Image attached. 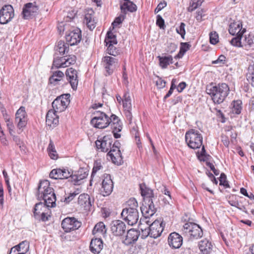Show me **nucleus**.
<instances>
[{"instance_id":"obj_1","label":"nucleus","mask_w":254,"mask_h":254,"mask_svg":"<svg viewBox=\"0 0 254 254\" xmlns=\"http://www.w3.org/2000/svg\"><path fill=\"white\" fill-rule=\"evenodd\" d=\"M36 195L39 200H44L35 205L33 213L35 218H39L41 212L46 211L47 208L56 206V197L54 189L50 187L49 181L45 180L39 183Z\"/></svg>"},{"instance_id":"obj_2","label":"nucleus","mask_w":254,"mask_h":254,"mask_svg":"<svg viewBox=\"0 0 254 254\" xmlns=\"http://www.w3.org/2000/svg\"><path fill=\"white\" fill-rule=\"evenodd\" d=\"M206 92L215 104H220L223 102L229 94L230 88L226 83H221L207 87Z\"/></svg>"},{"instance_id":"obj_3","label":"nucleus","mask_w":254,"mask_h":254,"mask_svg":"<svg viewBox=\"0 0 254 254\" xmlns=\"http://www.w3.org/2000/svg\"><path fill=\"white\" fill-rule=\"evenodd\" d=\"M185 139L188 145L193 149L200 148L202 144V134L194 129H190L186 132Z\"/></svg>"},{"instance_id":"obj_4","label":"nucleus","mask_w":254,"mask_h":254,"mask_svg":"<svg viewBox=\"0 0 254 254\" xmlns=\"http://www.w3.org/2000/svg\"><path fill=\"white\" fill-rule=\"evenodd\" d=\"M231 44L236 47H244L246 49L250 48H254V33H251L248 36L243 37L238 35V37L233 38L231 41Z\"/></svg>"},{"instance_id":"obj_5","label":"nucleus","mask_w":254,"mask_h":254,"mask_svg":"<svg viewBox=\"0 0 254 254\" xmlns=\"http://www.w3.org/2000/svg\"><path fill=\"white\" fill-rule=\"evenodd\" d=\"M94 117L91 120V125L96 128H104L109 126L108 116L104 112L99 111H95Z\"/></svg>"},{"instance_id":"obj_6","label":"nucleus","mask_w":254,"mask_h":254,"mask_svg":"<svg viewBox=\"0 0 254 254\" xmlns=\"http://www.w3.org/2000/svg\"><path fill=\"white\" fill-rule=\"evenodd\" d=\"M145 222L149 226L148 229L145 230V231H147L146 236H149L153 238H157L161 236L164 227L163 222L156 220L151 224H149L148 220H146Z\"/></svg>"},{"instance_id":"obj_7","label":"nucleus","mask_w":254,"mask_h":254,"mask_svg":"<svg viewBox=\"0 0 254 254\" xmlns=\"http://www.w3.org/2000/svg\"><path fill=\"white\" fill-rule=\"evenodd\" d=\"M184 231L190 236V239H197L203 236L201 228L197 224L187 222L184 225Z\"/></svg>"},{"instance_id":"obj_8","label":"nucleus","mask_w":254,"mask_h":254,"mask_svg":"<svg viewBox=\"0 0 254 254\" xmlns=\"http://www.w3.org/2000/svg\"><path fill=\"white\" fill-rule=\"evenodd\" d=\"M121 216L122 218L127 222L129 225H133L137 223L139 219L138 210L134 209H123Z\"/></svg>"},{"instance_id":"obj_9","label":"nucleus","mask_w":254,"mask_h":254,"mask_svg":"<svg viewBox=\"0 0 254 254\" xmlns=\"http://www.w3.org/2000/svg\"><path fill=\"white\" fill-rule=\"evenodd\" d=\"M81 223L74 217H66L62 222V227L64 231L68 233L80 227Z\"/></svg>"},{"instance_id":"obj_10","label":"nucleus","mask_w":254,"mask_h":254,"mask_svg":"<svg viewBox=\"0 0 254 254\" xmlns=\"http://www.w3.org/2000/svg\"><path fill=\"white\" fill-rule=\"evenodd\" d=\"M101 193L104 196H108L113 191L114 185L111 177L109 174H105L103 176Z\"/></svg>"},{"instance_id":"obj_11","label":"nucleus","mask_w":254,"mask_h":254,"mask_svg":"<svg viewBox=\"0 0 254 254\" xmlns=\"http://www.w3.org/2000/svg\"><path fill=\"white\" fill-rule=\"evenodd\" d=\"M14 10L10 5H5L0 10V23L4 24L8 23L13 18Z\"/></svg>"},{"instance_id":"obj_12","label":"nucleus","mask_w":254,"mask_h":254,"mask_svg":"<svg viewBox=\"0 0 254 254\" xmlns=\"http://www.w3.org/2000/svg\"><path fill=\"white\" fill-rule=\"evenodd\" d=\"M81 31L78 28L74 29L65 35L66 41L70 46L77 45L81 41Z\"/></svg>"},{"instance_id":"obj_13","label":"nucleus","mask_w":254,"mask_h":254,"mask_svg":"<svg viewBox=\"0 0 254 254\" xmlns=\"http://www.w3.org/2000/svg\"><path fill=\"white\" fill-rule=\"evenodd\" d=\"M109 123L111 126V127L112 129V132L114 134V137L116 138H118L121 137V134L118 133L119 132H120L122 129V123L116 115L114 114H112L110 118Z\"/></svg>"},{"instance_id":"obj_14","label":"nucleus","mask_w":254,"mask_h":254,"mask_svg":"<svg viewBox=\"0 0 254 254\" xmlns=\"http://www.w3.org/2000/svg\"><path fill=\"white\" fill-rule=\"evenodd\" d=\"M127 230V226L122 221L114 220L111 224V231L113 235L122 236Z\"/></svg>"},{"instance_id":"obj_15","label":"nucleus","mask_w":254,"mask_h":254,"mask_svg":"<svg viewBox=\"0 0 254 254\" xmlns=\"http://www.w3.org/2000/svg\"><path fill=\"white\" fill-rule=\"evenodd\" d=\"M140 210L145 219L153 216L156 211L153 200L143 201Z\"/></svg>"},{"instance_id":"obj_16","label":"nucleus","mask_w":254,"mask_h":254,"mask_svg":"<svg viewBox=\"0 0 254 254\" xmlns=\"http://www.w3.org/2000/svg\"><path fill=\"white\" fill-rule=\"evenodd\" d=\"M39 8L35 3L29 2L25 4L22 10V16L25 19L32 18L37 14Z\"/></svg>"},{"instance_id":"obj_17","label":"nucleus","mask_w":254,"mask_h":254,"mask_svg":"<svg viewBox=\"0 0 254 254\" xmlns=\"http://www.w3.org/2000/svg\"><path fill=\"white\" fill-rule=\"evenodd\" d=\"M102 63L106 70V76L111 75L113 72L116 64H118V60L114 57L105 56L102 59Z\"/></svg>"},{"instance_id":"obj_18","label":"nucleus","mask_w":254,"mask_h":254,"mask_svg":"<svg viewBox=\"0 0 254 254\" xmlns=\"http://www.w3.org/2000/svg\"><path fill=\"white\" fill-rule=\"evenodd\" d=\"M112 143V138L110 136H104L100 139H97L96 142V146L98 149L101 151L106 152L109 149L111 150Z\"/></svg>"},{"instance_id":"obj_19","label":"nucleus","mask_w":254,"mask_h":254,"mask_svg":"<svg viewBox=\"0 0 254 254\" xmlns=\"http://www.w3.org/2000/svg\"><path fill=\"white\" fill-rule=\"evenodd\" d=\"M168 243L172 249H179L182 245L183 237L177 233H171L168 236Z\"/></svg>"},{"instance_id":"obj_20","label":"nucleus","mask_w":254,"mask_h":254,"mask_svg":"<svg viewBox=\"0 0 254 254\" xmlns=\"http://www.w3.org/2000/svg\"><path fill=\"white\" fill-rule=\"evenodd\" d=\"M15 122L19 129L24 127L26 125L27 118L25 107L21 106L15 114Z\"/></svg>"},{"instance_id":"obj_21","label":"nucleus","mask_w":254,"mask_h":254,"mask_svg":"<svg viewBox=\"0 0 254 254\" xmlns=\"http://www.w3.org/2000/svg\"><path fill=\"white\" fill-rule=\"evenodd\" d=\"M140 235L139 232L134 229H130L127 231L126 238L123 240V243L129 246L135 243Z\"/></svg>"},{"instance_id":"obj_22","label":"nucleus","mask_w":254,"mask_h":254,"mask_svg":"<svg viewBox=\"0 0 254 254\" xmlns=\"http://www.w3.org/2000/svg\"><path fill=\"white\" fill-rule=\"evenodd\" d=\"M198 247L202 254H210L213 248L211 242L207 238L201 240L198 242Z\"/></svg>"},{"instance_id":"obj_23","label":"nucleus","mask_w":254,"mask_h":254,"mask_svg":"<svg viewBox=\"0 0 254 254\" xmlns=\"http://www.w3.org/2000/svg\"><path fill=\"white\" fill-rule=\"evenodd\" d=\"M65 75L69 80L72 88L75 90L78 85L77 74L76 70L72 67L67 68L65 72Z\"/></svg>"},{"instance_id":"obj_24","label":"nucleus","mask_w":254,"mask_h":254,"mask_svg":"<svg viewBox=\"0 0 254 254\" xmlns=\"http://www.w3.org/2000/svg\"><path fill=\"white\" fill-rule=\"evenodd\" d=\"M49 176L51 178L54 179H64L69 177L70 173L65 169H55L52 170Z\"/></svg>"},{"instance_id":"obj_25","label":"nucleus","mask_w":254,"mask_h":254,"mask_svg":"<svg viewBox=\"0 0 254 254\" xmlns=\"http://www.w3.org/2000/svg\"><path fill=\"white\" fill-rule=\"evenodd\" d=\"M95 12L92 9L86 10L85 13L84 22L90 30H93L96 27V22L94 17Z\"/></svg>"},{"instance_id":"obj_26","label":"nucleus","mask_w":254,"mask_h":254,"mask_svg":"<svg viewBox=\"0 0 254 254\" xmlns=\"http://www.w3.org/2000/svg\"><path fill=\"white\" fill-rule=\"evenodd\" d=\"M107 155L115 164L120 165L123 163V157L120 149L112 148L107 154Z\"/></svg>"},{"instance_id":"obj_27","label":"nucleus","mask_w":254,"mask_h":254,"mask_svg":"<svg viewBox=\"0 0 254 254\" xmlns=\"http://www.w3.org/2000/svg\"><path fill=\"white\" fill-rule=\"evenodd\" d=\"M246 31V29L242 30V24L240 22L231 23L229 25V33L232 35L236 34V37H238V35L242 36Z\"/></svg>"},{"instance_id":"obj_28","label":"nucleus","mask_w":254,"mask_h":254,"mask_svg":"<svg viewBox=\"0 0 254 254\" xmlns=\"http://www.w3.org/2000/svg\"><path fill=\"white\" fill-rule=\"evenodd\" d=\"M103 247V241L101 238L92 239L90 244V251L94 254H99Z\"/></svg>"},{"instance_id":"obj_29","label":"nucleus","mask_w":254,"mask_h":254,"mask_svg":"<svg viewBox=\"0 0 254 254\" xmlns=\"http://www.w3.org/2000/svg\"><path fill=\"white\" fill-rule=\"evenodd\" d=\"M141 194L143 197V201L153 200L154 195L153 190L149 188H147L144 184L139 185Z\"/></svg>"},{"instance_id":"obj_30","label":"nucleus","mask_w":254,"mask_h":254,"mask_svg":"<svg viewBox=\"0 0 254 254\" xmlns=\"http://www.w3.org/2000/svg\"><path fill=\"white\" fill-rule=\"evenodd\" d=\"M56 112L52 110H49L46 118V124L50 127H55L59 123L58 116L56 114Z\"/></svg>"},{"instance_id":"obj_31","label":"nucleus","mask_w":254,"mask_h":254,"mask_svg":"<svg viewBox=\"0 0 254 254\" xmlns=\"http://www.w3.org/2000/svg\"><path fill=\"white\" fill-rule=\"evenodd\" d=\"M124 2L121 3L120 7L122 11L125 15L127 14V11L133 12L137 10V6L133 2L129 0H124Z\"/></svg>"},{"instance_id":"obj_32","label":"nucleus","mask_w":254,"mask_h":254,"mask_svg":"<svg viewBox=\"0 0 254 254\" xmlns=\"http://www.w3.org/2000/svg\"><path fill=\"white\" fill-rule=\"evenodd\" d=\"M78 203L86 210L89 209L91 206L89 195L84 193L79 195L78 198Z\"/></svg>"},{"instance_id":"obj_33","label":"nucleus","mask_w":254,"mask_h":254,"mask_svg":"<svg viewBox=\"0 0 254 254\" xmlns=\"http://www.w3.org/2000/svg\"><path fill=\"white\" fill-rule=\"evenodd\" d=\"M88 175V173L83 168L80 169L76 174L72 175L70 174L71 181L74 182L75 184H79V182L85 179Z\"/></svg>"},{"instance_id":"obj_34","label":"nucleus","mask_w":254,"mask_h":254,"mask_svg":"<svg viewBox=\"0 0 254 254\" xmlns=\"http://www.w3.org/2000/svg\"><path fill=\"white\" fill-rule=\"evenodd\" d=\"M106 231L107 229L104 223L102 222H100L94 226L92 233L94 235L99 236L101 235L104 236L106 233Z\"/></svg>"},{"instance_id":"obj_35","label":"nucleus","mask_w":254,"mask_h":254,"mask_svg":"<svg viewBox=\"0 0 254 254\" xmlns=\"http://www.w3.org/2000/svg\"><path fill=\"white\" fill-rule=\"evenodd\" d=\"M69 45L68 43H65L63 41H60L57 45L55 47V50L59 52L61 55H64L67 53L69 50Z\"/></svg>"},{"instance_id":"obj_36","label":"nucleus","mask_w":254,"mask_h":254,"mask_svg":"<svg viewBox=\"0 0 254 254\" xmlns=\"http://www.w3.org/2000/svg\"><path fill=\"white\" fill-rule=\"evenodd\" d=\"M64 76V73L60 70L53 72V75L49 78V83L54 85L57 84L58 81H61Z\"/></svg>"},{"instance_id":"obj_37","label":"nucleus","mask_w":254,"mask_h":254,"mask_svg":"<svg viewBox=\"0 0 254 254\" xmlns=\"http://www.w3.org/2000/svg\"><path fill=\"white\" fill-rule=\"evenodd\" d=\"M159 60V64L163 68H165L170 64H173V58L171 56L167 57H158Z\"/></svg>"},{"instance_id":"obj_38","label":"nucleus","mask_w":254,"mask_h":254,"mask_svg":"<svg viewBox=\"0 0 254 254\" xmlns=\"http://www.w3.org/2000/svg\"><path fill=\"white\" fill-rule=\"evenodd\" d=\"M47 150L49 155L52 159L56 160L58 158V154L55 149L54 142L51 139L50 140Z\"/></svg>"},{"instance_id":"obj_39","label":"nucleus","mask_w":254,"mask_h":254,"mask_svg":"<svg viewBox=\"0 0 254 254\" xmlns=\"http://www.w3.org/2000/svg\"><path fill=\"white\" fill-rule=\"evenodd\" d=\"M242 197H240V200H229L228 202L232 206H235L237 207V208L241 210H242L243 211L245 212V213H247V210L246 209V208L244 205H243L242 203Z\"/></svg>"},{"instance_id":"obj_40","label":"nucleus","mask_w":254,"mask_h":254,"mask_svg":"<svg viewBox=\"0 0 254 254\" xmlns=\"http://www.w3.org/2000/svg\"><path fill=\"white\" fill-rule=\"evenodd\" d=\"M242 102L240 100L233 101L232 103V112L233 113L237 115L240 114L242 109Z\"/></svg>"},{"instance_id":"obj_41","label":"nucleus","mask_w":254,"mask_h":254,"mask_svg":"<svg viewBox=\"0 0 254 254\" xmlns=\"http://www.w3.org/2000/svg\"><path fill=\"white\" fill-rule=\"evenodd\" d=\"M124 99L122 100L123 107L125 109H131V98L128 92H126L124 95Z\"/></svg>"},{"instance_id":"obj_42","label":"nucleus","mask_w":254,"mask_h":254,"mask_svg":"<svg viewBox=\"0 0 254 254\" xmlns=\"http://www.w3.org/2000/svg\"><path fill=\"white\" fill-rule=\"evenodd\" d=\"M60 99L57 97L52 103V107L54 111L56 113H61L64 111V108L60 103Z\"/></svg>"},{"instance_id":"obj_43","label":"nucleus","mask_w":254,"mask_h":254,"mask_svg":"<svg viewBox=\"0 0 254 254\" xmlns=\"http://www.w3.org/2000/svg\"><path fill=\"white\" fill-rule=\"evenodd\" d=\"M59 99H60V101L61 104L62 105L63 107L64 108V111L67 108V105L69 103V94H65L62 95L59 97H58Z\"/></svg>"},{"instance_id":"obj_44","label":"nucleus","mask_w":254,"mask_h":254,"mask_svg":"<svg viewBox=\"0 0 254 254\" xmlns=\"http://www.w3.org/2000/svg\"><path fill=\"white\" fill-rule=\"evenodd\" d=\"M64 60L63 64L64 65V67L68 66L71 64H73L75 63L76 60V57L74 55H69L68 57H64Z\"/></svg>"},{"instance_id":"obj_45","label":"nucleus","mask_w":254,"mask_h":254,"mask_svg":"<svg viewBox=\"0 0 254 254\" xmlns=\"http://www.w3.org/2000/svg\"><path fill=\"white\" fill-rule=\"evenodd\" d=\"M115 44H108L107 46V53L114 57L118 55L120 52L119 50L114 46Z\"/></svg>"},{"instance_id":"obj_46","label":"nucleus","mask_w":254,"mask_h":254,"mask_svg":"<svg viewBox=\"0 0 254 254\" xmlns=\"http://www.w3.org/2000/svg\"><path fill=\"white\" fill-rule=\"evenodd\" d=\"M64 60V57L55 58L53 64V66H55L57 68L64 67V65H63Z\"/></svg>"},{"instance_id":"obj_47","label":"nucleus","mask_w":254,"mask_h":254,"mask_svg":"<svg viewBox=\"0 0 254 254\" xmlns=\"http://www.w3.org/2000/svg\"><path fill=\"white\" fill-rule=\"evenodd\" d=\"M127 207L125 209H134L137 210L138 203L134 198H130L127 202Z\"/></svg>"},{"instance_id":"obj_48","label":"nucleus","mask_w":254,"mask_h":254,"mask_svg":"<svg viewBox=\"0 0 254 254\" xmlns=\"http://www.w3.org/2000/svg\"><path fill=\"white\" fill-rule=\"evenodd\" d=\"M218 35L216 32H211L209 34L210 42L213 45H215L218 42Z\"/></svg>"},{"instance_id":"obj_49","label":"nucleus","mask_w":254,"mask_h":254,"mask_svg":"<svg viewBox=\"0 0 254 254\" xmlns=\"http://www.w3.org/2000/svg\"><path fill=\"white\" fill-rule=\"evenodd\" d=\"M220 185L223 186L225 188H229V185L227 181L226 176L224 173H221L220 177Z\"/></svg>"},{"instance_id":"obj_50","label":"nucleus","mask_w":254,"mask_h":254,"mask_svg":"<svg viewBox=\"0 0 254 254\" xmlns=\"http://www.w3.org/2000/svg\"><path fill=\"white\" fill-rule=\"evenodd\" d=\"M185 26L186 24L181 22L179 27L176 28L177 32L180 34L183 38H184L186 34Z\"/></svg>"},{"instance_id":"obj_51","label":"nucleus","mask_w":254,"mask_h":254,"mask_svg":"<svg viewBox=\"0 0 254 254\" xmlns=\"http://www.w3.org/2000/svg\"><path fill=\"white\" fill-rule=\"evenodd\" d=\"M5 121L6 122V126L9 130V134L10 135H13V134L14 133V126L12 123V122H10L9 119H6Z\"/></svg>"},{"instance_id":"obj_52","label":"nucleus","mask_w":254,"mask_h":254,"mask_svg":"<svg viewBox=\"0 0 254 254\" xmlns=\"http://www.w3.org/2000/svg\"><path fill=\"white\" fill-rule=\"evenodd\" d=\"M248 71L246 75L247 78H250V76L254 75V62L253 61L250 62Z\"/></svg>"},{"instance_id":"obj_53","label":"nucleus","mask_w":254,"mask_h":254,"mask_svg":"<svg viewBox=\"0 0 254 254\" xmlns=\"http://www.w3.org/2000/svg\"><path fill=\"white\" fill-rule=\"evenodd\" d=\"M126 15H120L118 17H116L113 22L112 23V25L113 26H117L120 24L122 23L123 21L125 18Z\"/></svg>"},{"instance_id":"obj_54","label":"nucleus","mask_w":254,"mask_h":254,"mask_svg":"<svg viewBox=\"0 0 254 254\" xmlns=\"http://www.w3.org/2000/svg\"><path fill=\"white\" fill-rule=\"evenodd\" d=\"M103 168L100 162H95L94 164V167L92 170L91 177H93L96 172Z\"/></svg>"},{"instance_id":"obj_55","label":"nucleus","mask_w":254,"mask_h":254,"mask_svg":"<svg viewBox=\"0 0 254 254\" xmlns=\"http://www.w3.org/2000/svg\"><path fill=\"white\" fill-rule=\"evenodd\" d=\"M164 20L160 15L157 16L156 24L161 28L164 29L165 24Z\"/></svg>"},{"instance_id":"obj_56","label":"nucleus","mask_w":254,"mask_h":254,"mask_svg":"<svg viewBox=\"0 0 254 254\" xmlns=\"http://www.w3.org/2000/svg\"><path fill=\"white\" fill-rule=\"evenodd\" d=\"M106 41L108 43H111L110 40L111 39H113V42L115 43H118L117 40L116 39V36L114 35L111 31H109L107 32L106 38Z\"/></svg>"},{"instance_id":"obj_57","label":"nucleus","mask_w":254,"mask_h":254,"mask_svg":"<svg viewBox=\"0 0 254 254\" xmlns=\"http://www.w3.org/2000/svg\"><path fill=\"white\" fill-rule=\"evenodd\" d=\"M190 47V45L188 43H182L181 44L180 51L182 53H185Z\"/></svg>"},{"instance_id":"obj_58","label":"nucleus","mask_w":254,"mask_h":254,"mask_svg":"<svg viewBox=\"0 0 254 254\" xmlns=\"http://www.w3.org/2000/svg\"><path fill=\"white\" fill-rule=\"evenodd\" d=\"M29 249V243L26 241V244L22 245L20 246V254H25Z\"/></svg>"},{"instance_id":"obj_59","label":"nucleus","mask_w":254,"mask_h":254,"mask_svg":"<svg viewBox=\"0 0 254 254\" xmlns=\"http://www.w3.org/2000/svg\"><path fill=\"white\" fill-rule=\"evenodd\" d=\"M0 140L2 144L4 145H7L8 144L7 140L4 135L3 130H0Z\"/></svg>"},{"instance_id":"obj_60","label":"nucleus","mask_w":254,"mask_h":254,"mask_svg":"<svg viewBox=\"0 0 254 254\" xmlns=\"http://www.w3.org/2000/svg\"><path fill=\"white\" fill-rule=\"evenodd\" d=\"M225 59L226 57L224 55H221L219 57L217 60L213 61L212 63L214 64H216L218 63L223 64L224 62L225 61Z\"/></svg>"},{"instance_id":"obj_61","label":"nucleus","mask_w":254,"mask_h":254,"mask_svg":"<svg viewBox=\"0 0 254 254\" xmlns=\"http://www.w3.org/2000/svg\"><path fill=\"white\" fill-rule=\"evenodd\" d=\"M166 85V81L161 78L156 81V85L160 88H163Z\"/></svg>"},{"instance_id":"obj_62","label":"nucleus","mask_w":254,"mask_h":254,"mask_svg":"<svg viewBox=\"0 0 254 254\" xmlns=\"http://www.w3.org/2000/svg\"><path fill=\"white\" fill-rule=\"evenodd\" d=\"M25 244H26V241H22V242L20 243L18 245L13 247L12 248H11V250L14 251L16 250L17 252L20 253V246Z\"/></svg>"},{"instance_id":"obj_63","label":"nucleus","mask_w":254,"mask_h":254,"mask_svg":"<svg viewBox=\"0 0 254 254\" xmlns=\"http://www.w3.org/2000/svg\"><path fill=\"white\" fill-rule=\"evenodd\" d=\"M36 219L38 220L46 221L48 220V217L47 215H46L45 211H44L43 212H41V214L39 215V218H36Z\"/></svg>"},{"instance_id":"obj_64","label":"nucleus","mask_w":254,"mask_h":254,"mask_svg":"<svg viewBox=\"0 0 254 254\" xmlns=\"http://www.w3.org/2000/svg\"><path fill=\"white\" fill-rule=\"evenodd\" d=\"M186 87V83L185 82L180 83L177 87V90L179 92H182Z\"/></svg>"}]
</instances>
